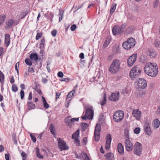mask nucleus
<instances>
[{
  "label": "nucleus",
  "instance_id": "nucleus-19",
  "mask_svg": "<svg viewBox=\"0 0 160 160\" xmlns=\"http://www.w3.org/2000/svg\"><path fill=\"white\" fill-rule=\"evenodd\" d=\"M120 28H119L118 26L115 25L112 29V32L114 35H116L121 33L122 32L120 30Z\"/></svg>",
  "mask_w": 160,
  "mask_h": 160
},
{
  "label": "nucleus",
  "instance_id": "nucleus-8",
  "mask_svg": "<svg viewBox=\"0 0 160 160\" xmlns=\"http://www.w3.org/2000/svg\"><path fill=\"white\" fill-rule=\"evenodd\" d=\"M57 140L58 147L61 151L68 149L69 148L66 144L65 142L60 138H58Z\"/></svg>",
  "mask_w": 160,
  "mask_h": 160
},
{
  "label": "nucleus",
  "instance_id": "nucleus-13",
  "mask_svg": "<svg viewBox=\"0 0 160 160\" xmlns=\"http://www.w3.org/2000/svg\"><path fill=\"white\" fill-rule=\"evenodd\" d=\"M119 93L118 92L115 93H112L108 98V99L112 101L116 102L119 99Z\"/></svg>",
  "mask_w": 160,
  "mask_h": 160
},
{
  "label": "nucleus",
  "instance_id": "nucleus-33",
  "mask_svg": "<svg viewBox=\"0 0 160 160\" xmlns=\"http://www.w3.org/2000/svg\"><path fill=\"white\" fill-rule=\"evenodd\" d=\"M110 42V40L109 38H107L105 42L103 44V47L104 48H106L107 47Z\"/></svg>",
  "mask_w": 160,
  "mask_h": 160
},
{
  "label": "nucleus",
  "instance_id": "nucleus-49",
  "mask_svg": "<svg viewBox=\"0 0 160 160\" xmlns=\"http://www.w3.org/2000/svg\"><path fill=\"white\" fill-rule=\"evenodd\" d=\"M19 66V62H17L15 64V69L17 71V72L18 74V67Z\"/></svg>",
  "mask_w": 160,
  "mask_h": 160
},
{
  "label": "nucleus",
  "instance_id": "nucleus-11",
  "mask_svg": "<svg viewBox=\"0 0 160 160\" xmlns=\"http://www.w3.org/2000/svg\"><path fill=\"white\" fill-rule=\"evenodd\" d=\"M147 86L146 81L143 78H139L138 80L137 88L140 89H144Z\"/></svg>",
  "mask_w": 160,
  "mask_h": 160
},
{
  "label": "nucleus",
  "instance_id": "nucleus-53",
  "mask_svg": "<svg viewBox=\"0 0 160 160\" xmlns=\"http://www.w3.org/2000/svg\"><path fill=\"white\" fill-rule=\"evenodd\" d=\"M76 28V26L75 24H73L71 26L70 29L72 31H74Z\"/></svg>",
  "mask_w": 160,
  "mask_h": 160
},
{
  "label": "nucleus",
  "instance_id": "nucleus-17",
  "mask_svg": "<svg viewBox=\"0 0 160 160\" xmlns=\"http://www.w3.org/2000/svg\"><path fill=\"white\" fill-rule=\"evenodd\" d=\"M112 138L111 135L108 134L106 137V142L105 148L106 150H108L110 147Z\"/></svg>",
  "mask_w": 160,
  "mask_h": 160
},
{
  "label": "nucleus",
  "instance_id": "nucleus-54",
  "mask_svg": "<svg viewBox=\"0 0 160 160\" xmlns=\"http://www.w3.org/2000/svg\"><path fill=\"white\" fill-rule=\"evenodd\" d=\"M58 76L60 78H62L63 76V74L62 72H59L58 73Z\"/></svg>",
  "mask_w": 160,
  "mask_h": 160
},
{
  "label": "nucleus",
  "instance_id": "nucleus-42",
  "mask_svg": "<svg viewBox=\"0 0 160 160\" xmlns=\"http://www.w3.org/2000/svg\"><path fill=\"white\" fill-rule=\"evenodd\" d=\"M154 51V50L152 49H148L146 53L149 56L150 54H152Z\"/></svg>",
  "mask_w": 160,
  "mask_h": 160
},
{
  "label": "nucleus",
  "instance_id": "nucleus-25",
  "mask_svg": "<svg viewBox=\"0 0 160 160\" xmlns=\"http://www.w3.org/2000/svg\"><path fill=\"white\" fill-rule=\"evenodd\" d=\"M28 109L30 110L32 109H34L35 108V105L34 104H33L31 102H29L28 103Z\"/></svg>",
  "mask_w": 160,
  "mask_h": 160
},
{
  "label": "nucleus",
  "instance_id": "nucleus-62",
  "mask_svg": "<svg viewBox=\"0 0 160 160\" xmlns=\"http://www.w3.org/2000/svg\"><path fill=\"white\" fill-rule=\"evenodd\" d=\"M124 27L125 26L124 25H122L120 26H118L119 28H120V30L122 32H123L122 29L124 28Z\"/></svg>",
  "mask_w": 160,
  "mask_h": 160
},
{
  "label": "nucleus",
  "instance_id": "nucleus-14",
  "mask_svg": "<svg viewBox=\"0 0 160 160\" xmlns=\"http://www.w3.org/2000/svg\"><path fill=\"white\" fill-rule=\"evenodd\" d=\"M18 23L15 20L12 19H9L6 22V28L7 29H9L12 26L14 25H16Z\"/></svg>",
  "mask_w": 160,
  "mask_h": 160
},
{
  "label": "nucleus",
  "instance_id": "nucleus-51",
  "mask_svg": "<svg viewBox=\"0 0 160 160\" xmlns=\"http://www.w3.org/2000/svg\"><path fill=\"white\" fill-rule=\"evenodd\" d=\"M60 80L61 82H68L69 81L70 79L68 78H62L61 79H60Z\"/></svg>",
  "mask_w": 160,
  "mask_h": 160
},
{
  "label": "nucleus",
  "instance_id": "nucleus-31",
  "mask_svg": "<svg viewBox=\"0 0 160 160\" xmlns=\"http://www.w3.org/2000/svg\"><path fill=\"white\" fill-rule=\"evenodd\" d=\"M124 136L125 141L126 140H129V132L127 129H125L124 130Z\"/></svg>",
  "mask_w": 160,
  "mask_h": 160
},
{
  "label": "nucleus",
  "instance_id": "nucleus-34",
  "mask_svg": "<svg viewBox=\"0 0 160 160\" xmlns=\"http://www.w3.org/2000/svg\"><path fill=\"white\" fill-rule=\"evenodd\" d=\"M4 75L3 73L0 70V82L1 83L4 82Z\"/></svg>",
  "mask_w": 160,
  "mask_h": 160
},
{
  "label": "nucleus",
  "instance_id": "nucleus-38",
  "mask_svg": "<svg viewBox=\"0 0 160 160\" xmlns=\"http://www.w3.org/2000/svg\"><path fill=\"white\" fill-rule=\"evenodd\" d=\"M25 63L28 65L31 66L32 64V62L29 59L26 58L25 60Z\"/></svg>",
  "mask_w": 160,
  "mask_h": 160
},
{
  "label": "nucleus",
  "instance_id": "nucleus-41",
  "mask_svg": "<svg viewBox=\"0 0 160 160\" xmlns=\"http://www.w3.org/2000/svg\"><path fill=\"white\" fill-rule=\"evenodd\" d=\"M12 90L14 92H17L18 90L17 87L15 84H13L12 85Z\"/></svg>",
  "mask_w": 160,
  "mask_h": 160
},
{
  "label": "nucleus",
  "instance_id": "nucleus-64",
  "mask_svg": "<svg viewBox=\"0 0 160 160\" xmlns=\"http://www.w3.org/2000/svg\"><path fill=\"white\" fill-rule=\"evenodd\" d=\"M5 158L6 160H9V155L8 154H6L5 155Z\"/></svg>",
  "mask_w": 160,
  "mask_h": 160
},
{
  "label": "nucleus",
  "instance_id": "nucleus-32",
  "mask_svg": "<svg viewBox=\"0 0 160 160\" xmlns=\"http://www.w3.org/2000/svg\"><path fill=\"white\" fill-rule=\"evenodd\" d=\"M154 127L156 128H158L160 125V122L158 119L154 120L153 121Z\"/></svg>",
  "mask_w": 160,
  "mask_h": 160
},
{
  "label": "nucleus",
  "instance_id": "nucleus-2",
  "mask_svg": "<svg viewBox=\"0 0 160 160\" xmlns=\"http://www.w3.org/2000/svg\"><path fill=\"white\" fill-rule=\"evenodd\" d=\"M120 61L117 59L114 60L110 65L109 70L112 73H114L119 70L120 67Z\"/></svg>",
  "mask_w": 160,
  "mask_h": 160
},
{
  "label": "nucleus",
  "instance_id": "nucleus-6",
  "mask_svg": "<svg viewBox=\"0 0 160 160\" xmlns=\"http://www.w3.org/2000/svg\"><path fill=\"white\" fill-rule=\"evenodd\" d=\"M124 117V112L120 110L116 111L113 115V119L115 122L121 121Z\"/></svg>",
  "mask_w": 160,
  "mask_h": 160
},
{
  "label": "nucleus",
  "instance_id": "nucleus-43",
  "mask_svg": "<svg viewBox=\"0 0 160 160\" xmlns=\"http://www.w3.org/2000/svg\"><path fill=\"white\" fill-rule=\"evenodd\" d=\"M42 35V33L41 32L40 33H37L36 37V39L37 40H38L39 39H40L41 38V37Z\"/></svg>",
  "mask_w": 160,
  "mask_h": 160
},
{
  "label": "nucleus",
  "instance_id": "nucleus-46",
  "mask_svg": "<svg viewBox=\"0 0 160 160\" xmlns=\"http://www.w3.org/2000/svg\"><path fill=\"white\" fill-rule=\"evenodd\" d=\"M30 135L33 142H36V139L35 136L31 134H30Z\"/></svg>",
  "mask_w": 160,
  "mask_h": 160
},
{
  "label": "nucleus",
  "instance_id": "nucleus-18",
  "mask_svg": "<svg viewBox=\"0 0 160 160\" xmlns=\"http://www.w3.org/2000/svg\"><path fill=\"white\" fill-rule=\"evenodd\" d=\"M79 135V129H78L72 135V138L74 139L76 143H79V141L78 139Z\"/></svg>",
  "mask_w": 160,
  "mask_h": 160
},
{
  "label": "nucleus",
  "instance_id": "nucleus-7",
  "mask_svg": "<svg viewBox=\"0 0 160 160\" xmlns=\"http://www.w3.org/2000/svg\"><path fill=\"white\" fill-rule=\"evenodd\" d=\"M142 146L139 142H137L134 145L133 152L134 154L140 156L142 154Z\"/></svg>",
  "mask_w": 160,
  "mask_h": 160
},
{
  "label": "nucleus",
  "instance_id": "nucleus-57",
  "mask_svg": "<svg viewBox=\"0 0 160 160\" xmlns=\"http://www.w3.org/2000/svg\"><path fill=\"white\" fill-rule=\"evenodd\" d=\"M28 72H30V73H33V72H34V70L32 68L29 67L28 68Z\"/></svg>",
  "mask_w": 160,
  "mask_h": 160
},
{
  "label": "nucleus",
  "instance_id": "nucleus-63",
  "mask_svg": "<svg viewBox=\"0 0 160 160\" xmlns=\"http://www.w3.org/2000/svg\"><path fill=\"white\" fill-rule=\"evenodd\" d=\"M84 55L83 53H81L79 55V58L81 59H83L84 58Z\"/></svg>",
  "mask_w": 160,
  "mask_h": 160
},
{
  "label": "nucleus",
  "instance_id": "nucleus-20",
  "mask_svg": "<svg viewBox=\"0 0 160 160\" xmlns=\"http://www.w3.org/2000/svg\"><path fill=\"white\" fill-rule=\"evenodd\" d=\"M118 150L119 153L121 154L124 153V148L121 143L118 144Z\"/></svg>",
  "mask_w": 160,
  "mask_h": 160
},
{
  "label": "nucleus",
  "instance_id": "nucleus-26",
  "mask_svg": "<svg viewBox=\"0 0 160 160\" xmlns=\"http://www.w3.org/2000/svg\"><path fill=\"white\" fill-rule=\"evenodd\" d=\"M50 132L52 134H53L54 135V137H55V136H56L55 134V128L54 126L52 125L51 124L50 126Z\"/></svg>",
  "mask_w": 160,
  "mask_h": 160
},
{
  "label": "nucleus",
  "instance_id": "nucleus-27",
  "mask_svg": "<svg viewBox=\"0 0 160 160\" xmlns=\"http://www.w3.org/2000/svg\"><path fill=\"white\" fill-rule=\"evenodd\" d=\"M42 98L44 108L46 109H48L49 107V105L47 102L44 97L42 96Z\"/></svg>",
  "mask_w": 160,
  "mask_h": 160
},
{
  "label": "nucleus",
  "instance_id": "nucleus-45",
  "mask_svg": "<svg viewBox=\"0 0 160 160\" xmlns=\"http://www.w3.org/2000/svg\"><path fill=\"white\" fill-rule=\"evenodd\" d=\"M34 90L37 92L38 93L40 94L41 93V90L39 89L37 86L36 85L34 88Z\"/></svg>",
  "mask_w": 160,
  "mask_h": 160
},
{
  "label": "nucleus",
  "instance_id": "nucleus-55",
  "mask_svg": "<svg viewBox=\"0 0 160 160\" xmlns=\"http://www.w3.org/2000/svg\"><path fill=\"white\" fill-rule=\"evenodd\" d=\"M57 32L56 30H53L51 32V34L52 36L55 37L56 36Z\"/></svg>",
  "mask_w": 160,
  "mask_h": 160
},
{
  "label": "nucleus",
  "instance_id": "nucleus-22",
  "mask_svg": "<svg viewBox=\"0 0 160 160\" xmlns=\"http://www.w3.org/2000/svg\"><path fill=\"white\" fill-rule=\"evenodd\" d=\"M10 36L8 34L5 35V43L7 47L10 44Z\"/></svg>",
  "mask_w": 160,
  "mask_h": 160
},
{
  "label": "nucleus",
  "instance_id": "nucleus-16",
  "mask_svg": "<svg viewBox=\"0 0 160 160\" xmlns=\"http://www.w3.org/2000/svg\"><path fill=\"white\" fill-rule=\"evenodd\" d=\"M144 129L145 132L148 135H150L151 133V131L149 125V123L148 121H146L144 124Z\"/></svg>",
  "mask_w": 160,
  "mask_h": 160
},
{
  "label": "nucleus",
  "instance_id": "nucleus-48",
  "mask_svg": "<svg viewBox=\"0 0 160 160\" xmlns=\"http://www.w3.org/2000/svg\"><path fill=\"white\" fill-rule=\"evenodd\" d=\"M79 120L78 118H73L71 119V123L74 122H75L78 121Z\"/></svg>",
  "mask_w": 160,
  "mask_h": 160
},
{
  "label": "nucleus",
  "instance_id": "nucleus-9",
  "mask_svg": "<svg viewBox=\"0 0 160 160\" xmlns=\"http://www.w3.org/2000/svg\"><path fill=\"white\" fill-rule=\"evenodd\" d=\"M100 125L99 124H97L96 126L94 133L95 140L96 141L99 140L100 138V134L101 131Z\"/></svg>",
  "mask_w": 160,
  "mask_h": 160
},
{
  "label": "nucleus",
  "instance_id": "nucleus-37",
  "mask_svg": "<svg viewBox=\"0 0 160 160\" xmlns=\"http://www.w3.org/2000/svg\"><path fill=\"white\" fill-rule=\"evenodd\" d=\"M75 92V91L74 90H73L71 91L68 94L67 96V98H70L73 96L74 93Z\"/></svg>",
  "mask_w": 160,
  "mask_h": 160
},
{
  "label": "nucleus",
  "instance_id": "nucleus-36",
  "mask_svg": "<svg viewBox=\"0 0 160 160\" xmlns=\"http://www.w3.org/2000/svg\"><path fill=\"white\" fill-rule=\"evenodd\" d=\"M36 154L37 157L39 158H43V156L41 155L39 153V149L37 148H36Z\"/></svg>",
  "mask_w": 160,
  "mask_h": 160
},
{
  "label": "nucleus",
  "instance_id": "nucleus-56",
  "mask_svg": "<svg viewBox=\"0 0 160 160\" xmlns=\"http://www.w3.org/2000/svg\"><path fill=\"white\" fill-rule=\"evenodd\" d=\"M156 52L155 51H154V52H153L152 53L150 54L149 56L151 58H154L156 57Z\"/></svg>",
  "mask_w": 160,
  "mask_h": 160
},
{
  "label": "nucleus",
  "instance_id": "nucleus-5",
  "mask_svg": "<svg viewBox=\"0 0 160 160\" xmlns=\"http://www.w3.org/2000/svg\"><path fill=\"white\" fill-rule=\"evenodd\" d=\"M141 72V70L137 66H135L131 69L130 73V77L132 79H134L139 76Z\"/></svg>",
  "mask_w": 160,
  "mask_h": 160
},
{
  "label": "nucleus",
  "instance_id": "nucleus-1",
  "mask_svg": "<svg viewBox=\"0 0 160 160\" xmlns=\"http://www.w3.org/2000/svg\"><path fill=\"white\" fill-rule=\"evenodd\" d=\"M144 71L148 75L151 77H155L157 74V66L155 63H148L145 66Z\"/></svg>",
  "mask_w": 160,
  "mask_h": 160
},
{
  "label": "nucleus",
  "instance_id": "nucleus-21",
  "mask_svg": "<svg viewBox=\"0 0 160 160\" xmlns=\"http://www.w3.org/2000/svg\"><path fill=\"white\" fill-rule=\"evenodd\" d=\"M30 58L31 60L36 61L38 59V55L37 53H32L30 55Z\"/></svg>",
  "mask_w": 160,
  "mask_h": 160
},
{
  "label": "nucleus",
  "instance_id": "nucleus-52",
  "mask_svg": "<svg viewBox=\"0 0 160 160\" xmlns=\"http://www.w3.org/2000/svg\"><path fill=\"white\" fill-rule=\"evenodd\" d=\"M160 45V42L157 41H155V43H154V45L156 47L158 48L159 46Z\"/></svg>",
  "mask_w": 160,
  "mask_h": 160
},
{
  "label": "nucleus",
  "instance_id": "nucleus-30",
  "mask_svg": "<svg viewBox=\"0 0 160 160\" xmlns=\"http://www.w3.org/2000/svg\"><path fill=\"white\" fill-rule=\"evenodd\" d=\"M86 156L85 158L83 160H89L88 157V156L87 154L84 152H81V154L78 156V158H82V157Z\"/></svg>",
  "mask_w": 160,
  "mask_h": 160
},
{
  "label": "nucleus",
  "instance_id": "nucleus-44",
  "mask_svg": "<svg viewBox=\"0 0 160 160\" xmlns=\"http://www.w3.org/2000/svg\"><path fill=\"white\" fill-rule=\"evenodd\" d=\"M140 131V129L139 128H136L134 130V132L136 134H138L139 133Z\"/></svg>",
  "mask_w": 160,
  "mask_h": 160
},
{
  "label": "nucleus",
  "instance_id": "nucleus-15",
  "mask_svg": "<svg viewBox=\"0 0 160 160\" xmlns=\"http://www.w3.org/2000/svg\"><path fill=\"white\" fill-rule=\"evenodd\" d=\"M125 148L128 152L131 151L133 149V144L130 140H126L125 142Z\"/></svg>",
  "mask_w": 160,
  "mask_h": 160
},
{
  "label": "nucleus",
  "instance_id": "nucleus-24",
  "mask_svg": "<svg viewBox=\"0 0 160 160\" xmlns=\"http://www.w3.org/2000/svg\"><path fill=\"white\" fill-rule=\"evenodd\" d=\"M107 160H112L114 157L113 154L112 153H108L105 155Z\"/></svg>",
  "mask_w": 160,
  "mask_h": 160
},
{
  "label": "nucleus",
  "instance_id": "nucleus-50",
  "mask_svg": "<svg viewBox=\"0 0 160 160\" xmlns=\"http://www.w3.org/2000/svg\"><path fill=\"white\" fill-rule=\"evenodd\" d=\"M63 13H61L59 11V22H60L62 20L63 18Z\"/></svg>",
  "mask_w": 160,
  "mask_h": 160
},
{
  "label": "nucleus",
  "instance_id": "nucleus-10",
  "mask_svg": "<svg viewBox=\"0 0 160 160\" xmlns=\"http://www.w3.org/2000/svg\"><path fill=\"white\" fill-rule=\"evenodd\" d=\"M137 54H135L132 55L129 57L127 60V63L128 66H132L136 61L137 58Z\"/></svg>",
  "mask_w": 160,
  "mask_h": 160
},
{
  "label": "nucleus",
  "instance_id": "nucleus-28",
  "mask_svg": "<svg viewBox=\"0 0 160 160\" xmlns=\"http://www.w3.org/2000/svg\"><path fill=\"white\" fill-rule=\"evenodd\" d=\"M117 6V4L116 3L113 4L111 6V8L110 12L111 14H112L113 12H114Z\"/></svg>",
  "mask_w": 160,
  "mask_h": 160
},
{
  "label": "nucleus",
  "instance_id": "nucleus-23",
  "mask_svg": "<svg viewBox=\"0 0 160 160\" xmlns=\"http://www.w3.org/2000/svg\"><path fill=\"white\" fill-rule=\"evenodd\" d=\"M106 98V95L105 93H104L103 98L100 100V102L101 106H103L106 104L107 102Z\"/></svg>",
  "mask_w": 160,
  "mask_h": 160
},
{
  "label": "nucleus",
  "instance_id": "nucleus-47",
  "mask_svg": "<svg viewBox=\"0 0 160 160\" xmlns=\"http://www.w3.org/2000/svg\"><path fill=\"white\" fill-rule=\"evenodd\" d=\"M21 98L22 99H23L24 95V92L23 91L21 90L20 92Z\"/></svg>",
  "mask_w": 160,
  "mask_h": 160
},
{
  "label": "nucleus",
  "instance_id": "nucleus-60",
  "mask_svg": "<svg viewBox=\"0 0 160 160\" xmlns=\"http://www.w3.org/2000/svg\"><path fill=\"white\" fill-rule=\"evenodd\" d=\"M83 142L84 143L85 145H86L87 142V138L85 137H84L82 140Z\"/></svg>",
  "mask_w": 160,
  "mask_h": 160
},
{
  "label": "nucleus",
  "instance_id": "nucleus-40",
  "mask_svg": "<svg viewBox=\"0 0 160 160\" xmlns=\"http://www.w3.org/2000/svg\"><path fill=\"white\" fill-rule=\"evenodd\" d=\"M45 40L44 39H42L41 40L40 43V47L41 48H44L45 45Z\"/></svg>",
  "mask_w": 160,
  "mask_h": 160
},
{
  "label": "nucleus",
  "instance_id": "nucleus-29",
  "mask_svg": "<svg viewBox=\"0 0 160 160\" xmlns=\"http://www.w3.org/2000/svg\"><path fill=\"white\" fill-rule=\"evenodd\" d=\"M65 121L67 125L69 126L70 127H71L72 125L70 118L68 117L67 118H66L65 119Z\"/></svg>",
  "mask_w": 160,
  "mask_h": 160
},
{
  "label": "nucleus",
  "instance_id": "nucleus-58",
  "mask_svg": "<svg viewBox=\"0 0 160 160\" xmlns=\"http://www.w3.org/2000/svg\"><path fill=\"white\" fill-rule=\"evenodd\" d=\"M113 54H111L109 55L107 59L108 60L110 61L112 60L113 58Z\"/></svg>",
  "mask_w": 160,
  "mask_h": 160
},
{
  "label": "nucleus",
  "instance_id": "nucleus-3",
  "mask_svg": "<svg viewBox=\"0 0 160 160\" xmlns=\"http://www.w3.org/2000/svg\"><path fill=\"white\" fill-rule=\"evenodd\" d=\"M136 41L135 39L130 38L127 39L126 41L122 44L123 47L125 49L128 50L134 47L135 46Z\"/></svg>",
  "mask_w": 160,
  "mask_h": 160
},
{
  "label": "nucleus",
  "instance_id": "nucleus-4",
  "mask_svg": "<svg viewBox=\"0 0 160 160\" xmlns=\"http://www.w3.org/2000/svg\"><path fill=\"white\" fill-rule=\"evenodd\" d=\"M94 114V111L92 106L88 107L86 108V113L82 118L84 120L92 119Z\"/></svg>",
  "mask_w": 160,
  "mask_h": 160
},
{
  "label": "nucleus",
  "instance_id": "nucleus-35",
  "mask_svg": "<svg viewBox=\"0 0 160 160\" xmlns=\"http://www.w3.org/2000/svg\"><path fill=\"white\" fill-rule=\"evenodd\" d=\"M5 18L6 16L4 15L0 16V26L4 22Z\"/></svg>",
  "mask_w": 160,
  "mask_h": 160
},
{
  "label": "nucleus",
  "instance_id": "nucleus-39",
  "mask_svg": "<svg viewBox=\"0 0 160 160\" xmlns=\"http://www.w3.org/2000/svg\"><path fill=\"white\" fill-rule=\"evenodd\" d=\"M82 129L83 131H85V130L88 126V125L86 123H82Z\"/></svg>",
  "mask_w": 160,
  "mask_h": 160
},
{
  "label": "nucleus",
  "instance_id": "nucleus-12",
  "mask_svg": "<svg viewBox=\"0 0 160 160\" xmlns=\"http://www.w3.org/2000/svg\"><path fill=\"white\" fill-rule=\"evenodd\" d=\"M132 114L133 117L137 120H139L141 117L142 112L138 109H133L132 111Z\"/></svg>",
  "mask_w": 160,
  "mask_h": 160
},
{
  "label": "nucleus",
  "instance_id": "nucleus-61",
  "mask_svg": "<svg viewBox=\"0 0 160 160\" xmlns=\"http://www.w3.org/2000/svg\"><path fill=\"white\" fill-rule=\"evenodd\" d=\"M27 14V13H22V15H21L20 18L21 19L23 18L26 16Z\"/></svg>",
  "mask_w": 160,
  "mask_h": 160
},
{
  "label": "nucleus",
  "instance_id": "nucleus-59",
  "mask_svg": "<svg viewBox=\"0 0 160 160\" xmlns=\"http://www.w3.org/2000/svg\"><path fill=\"white\" fill-rule=\"evenodd\" d=\"M158 0H156L154 4V8L157 7L158 5Z\"/></svg>",
  "mask_w": 160,
  "mask_h": 160
}]
</instances>
